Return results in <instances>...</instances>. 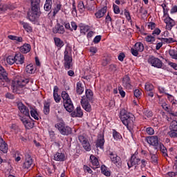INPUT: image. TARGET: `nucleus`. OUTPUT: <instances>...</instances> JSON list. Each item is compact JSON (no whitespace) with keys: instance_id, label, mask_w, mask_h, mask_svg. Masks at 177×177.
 <instances>
[{"instance_id":"31","label":"nucleus","mask_w":177,"mask_h":177,"mask_svg":"<svg viewBox=\"0 0 177 177\" xmlns=\"http://www.w3.org/2000/svg\"><path fill=\"white\" fill-rule=\"evenodd\" d=\"M54 42L57 48H63L64 46V42L59 37H54Z\"/></svg>"},{"instance_id":"5","label":"nucleus","mask_w":177,"mask_h":177,"mask_svg":"<svg viewBox=\"0 0 177 177\" xmlns=\"http://www.w3.org/2000/svg\"><path fill=\"white\" fill-rule=\"evenodd\" d=\"M29 82H30V80L26 77H19L18 80L16 81L15 85L14 86L13 91H15V92H17V93H19L17 91H19V89H21V88H24V86H26V84H28Z\"/></svg>"},{"instance_id":"60","label":"nucleus","mask_w":177,"mask_h":177,"mask_svg":"<svg viewBox=\"0 0 177 177\" xmlns=\"http://www.w3.org/2000/svg\"><path fill=\"white\" fill-rule=\"evenodd\" d=\"M125 57V53H120L118 56V59L120 62H124V58Z\"/></svg>"},{"instance_id":"13","label":"nucleus","mask_w":177,"mask_h":177,"mask_svg":"<svg viewBox=\"0 0 177 177\" xmlns=\"http://www.w3.org/2000/svg\"><path fill=\"white\" fill-rule=\"evenodd\" d=\"M33 162H34V160H32V158H31V156L28 154L26 155L25 161L23 164L24 169H30Z\"/></svg>"},{"instance_id":"29","label":"nucleus","mask_w":177,"mask_h":177,"mask_svg":"<svg viewBox=\"0 0 177 177\" xmlns=\"http://www.w3.org/2000/svg\"><path fill=\"white\" fill-rule=\"evenodd\" d=\"M53 32H54V34H63L65 32L64 26L62 25H57V27L53 29Z\"/></svg>"},{"instance_id":"24","label":"nucleus","mask_w":177,"mask_h":177,"mask_svg":"<svg viewBox=\"0 0 177 177\" xmlns=\"http://www.w3.org/2000/svg\"><path fill=\"white\" fill-rule=\"evenodd\" d=\"M84 91H85V88H84V86L82 85V82H78L76 84V93L77 95H82L84 93Z\"/></svg>"},{"instance_id":"35","label":"nucleus","mask_w":177,"mask_h":177,"mask_svg":"<svg viewBox=\"0 0 177 177\" xmlns=\"http://www.w3.org/2000/svg\"><path fill=\"white\" fill-rule=\"evenodd\" d=\"M158 39L161 40L163 44H174L175 42V39L172 37H169V38H158Z\"/></svg>"},{"instance_id":"17","label":"nucleus","mask_w":177,"mask_h":177,"mask_svg":"<svg viewBox=\"0 0 177 177\" xmlns=\"http://www.w3.org/2000/svg\"><path fill=\"white\" fill-rule=\"evenodd\" d=\"M28 107L30 109L29 111H30L31 117H32V118H34V120H39V115H38V109H37V108L35 106H31V105H29Z\"/></svg>"},{"instance_id":"56","label":"nucleus","mask_w":177,"mask_h":177,"mask_svg":"<svg viewBox=\"0 0 177 177\" xmlns=\"http://www.w3.org/2000/svg\"><path fill=\"white\" fill-rule=\"evenodd\" d=\"M146 132L148 135H154V129L153 127H148L146 129Z\"/></svg>"},{"instance_id":"25","label":"nucleus","mask_w":177,"mask_h":177,"mask_svg":"<svg viewBox=\"0 0 177 177\" xmlns=\"http://www.w3.org/2000/svg\"><path fill=\"white\" fill-rule=\"evenodd\" d=\"M106 12H107L106 6L101 8L97 12H95V17H97V19H102V17H103V16H104L106 14Z\"/></svg>"},{"instance_id":"63","label":"nucleus","mask_w":177,"mask_h":177,"mask_svg":"<svg viewBox=\"0 0 177 177\" xmlns=\"http://www.w3.org/2000/svg\"><path fill=\"white\" fill-rule=\"evenodd\" d=\"M19 117H20V120L23 122V124H24L25 125H28V124H30L28 122V120H27V119H26V118L21 117V115H19Z\"/></svg>"},{"instance_id":"15","label":"nucleus","mask_w":177,"mask_h":177,"mask_svg":"<svg viewBox=\"0 0 177 177\" xmlns=\"http://www.w3.org/2000/svg\"><path fill=\"white\" fill-rule=\"evenodd\" d=\"M164 23L166 24V29L171 31L172 30V27L175 26V21L171 18V17L168 16L164 19Z\"/></svg>"},{"instance_id":"20","label":"nucleus","mask_w":177,"mask_h":177,"mask_svg":"<svg viewBox=\"0 0 177 177\" xmlns=\"http://www.w3.org/2000/svg\"><path fill=\"white\" fill-rule=\"evenodd\" d=\"M95 146L97 148L100 149H104V136L100 135L98 139L97 140Z\"/></svg>"},{"instance_id":"6","label":"nucleus","mask_w":177,"mask_h":177,"mask_svg":"<svg viewBox=\"0 0 177 177\" xmlns=\"http://www.w3.org/2000/svg\"><path fill=\"white\" fill-rule=\"evenodd\" d=\"M109 157L112 164L116 165L118 168H121L122 166V161L121 160V158L118 156L115 152L109 151Z\"/></svg>"},{"instance_id":"59","label":"nucleus","mask_w":177,"mask_h":177,"mask_svg":"<svg viewBox=\"0 0 177 177\" xmlns=\"http://www.w3.org/2000/svg\"><path fill=\"white\" fill-rule=\"evenodd\" d=\"M147 28L150 30H154L156 28V23L154 22H149L147 24Z\"/></svg>"},{"instance_id":"36","label":"nucleus","mask_w":177,"mask_h":177,"mask_svg":"<svg viewBox=\"0 0 177 177\" xmlns=\"http://www.w3.org/2000/svg\"><path fill=\"white\" fill-rule=\"evenodd\" d=\"M134 48L139 52H143L145 50V46L141 42L136 43Z\"/></svg>"},{"instance_id":"7","label":"nucleus","mask_w":177,"mask_h":177,"mask_svg":"<svg viewBox=\"0 0 177 177\" xmlns=\"http://www.w3.org/2000/svg\"><path fill=\"white\" fill-rule=\"evenodd\" d=\"M147 62L152 67H156V68H162V61L153 55H149Z\"/></svg>"},{"instance_id":"58","label":"nucleus","mask_w":177,"mask_h":177,"mask_svg":"<svg viewBox=\"0 0 177 177\" xmlns=\"http://www.w3.org/2000/svg\"><path fill=\"white\" fill-rule=\"evenodd\" d=\"M160 34H161V30L158 28H156L152 32V35L153 37H156V35H160Z\"/></svg>"},{"instance_id":"45","label":"nucleus","mask_w":177,"mask_h":177,"mask_svg":"<svg viewBox=\"0 0 177 177\" xmlns=\"http://www.w3.org/2000/svg\"><path fill=\"white\" fill-rule=\"evenodd\" d=\"M145 41L147 42H154L156 41V37L149 35H147L145 38Z\"/></svg>"},{"instance_id":"19","label":"nucleus","mask_w":177,"mask_h":177,"mask_svg":"<svg viewBox=\"0 0 177 177\" xmlns=\"http://www.w3.org/2000/svg\"><path fill=\"white\" fill-rule=\"evenodd\" d=\"M71 115L73 118L77 117L79 118H82V117H84V112L82 111L81 106H77L76 109L72 112Z\"/></svg>"},{"instance_id":"3","label":"nucleus","mask_w":177,"mask_h":177,"mask_svg":"<svg viewBox=\"0 0 177 177\" xmlns=\"http://www.w3.org/2000/svg\"><path fill=\"white\" fill-rule=\"evenodd\" d=\"M61 96L63 99V104L64 109L68 113H73L74 110V104H73V101H71V98L67 92L62 91Z\"/></svg>"},{"instance_id":"46","label":"nucleus","mask_w":177,"mask_h":177,"mask_svg":"<svg viewBox=\"0 0 177 177\" xmlns=\"http://www.w3.org/2000/svg\"><path fill=\"white\" fill-rule=\"evenodd\" d=\"M124 16L128 21H132V18L131 17V13L127 10H124Z\"/></svg>"},{"instance_id":"53","label":"nucleus","mask_w":177,"mask_h":177,"mask_svg":"<svg viewBox=\"0 0 177 177\" xmlns=\"http://www.w3.org/2000/svg\"><path fill=\"white\" fill-rule=\"evenodd\" d=\"M10 6L8 4H3L2 7H0V13L1 12H5L6 10H8V9H10Z\"/></svg>"},{"instance_id":"62","label":"nucleus","mask_w":177,"mask_h":177,"mask_svg":"<svg viewBox=\"0 0 177 177\" xmlns=\"http://www.w3.org/2000/svg\"><path fill=\"white\" fill-rule=\"evenodd\" d=\"M118 91L121 97H124L125 96V91H124L121 86H118Z\"/></svg>"},{"instance_id":"39","label":"nucleus","mask_w":177,"mask_h":177,"mask_svg":"<svg viewBox=\"0 0 177 177\" xmlns=\"http://www.w3.org/2000/svg\"><path fill=\"white\" fill-rule=\"evenodd\" d=\"M101 171H102V173L104 175H105V176H110L111 175L110 171H109L107 167H106L104 165L101 166Z\"/></svg>"},{"instance_id":"1","label":"nucleus","mask_w":177,"mask_h":177,"mask_svg":"<svg viewBox=\"0 0 177 177\" xmlns=\"http://www.w3.org/2000/svg\"><path fill=\"white\" fill-rule=\"evenodd\" d=\"M31 9L27 13L30 21H37L41 16V0H30Z\"/></svg>"},{"instance_id":"12","label":"nucleus","mask_w":177,"mask_h":177,"mask_svg":"<svg viewBox=\"0 0 177 177\" xmlns=\"http://www.w3.org/2000/svg\"><path fill=\"white\" fill-rule=\"evenodd\" d=\"M79 140L80 143H82V147H84V150H86V151H91V144L85 137L82 136H79Z\"/></svg>"},{"instance_id":"8","label":"nucleus","mask_w":177,"mask_h":177,"mask_svg":"<svg viewBox=\"0 0 177 177\" xmlns=\"http://www.w3.org/2000/svg\"><path fill=\"white\" fill-rule=\"evenodd\" d=\"M64 67L66 70H70L73 67V57L68 55V50H67L64 51Z\"/></svg>"},{"instance_id":"43","label":"nucleus","mask_w":177,"mask_h":177,"mask_svg":"<svg viewBox=\"0 0 177 177\" xmlns=\"http://www.w3.org/2000/svg\"><path fill=\"white\" fill-rule=\"evenodd\" d=\"M169 54L172 59H176V60H177V50L171 49L169 50Z\"/></svg>"},{"instance_id":"28","label":"nucleus","mask_w":177,"mask_h":177,"mask_svg":"<svg viewBox=\"0 0 177 177\" xmlns=\"http://www.w3.org/2000/svg\"><path fill=\"white\" fill-rule=\"evenodd\" d=\"M90 160L93 167H95V168H99V160H97V158H96V156H95L94 155H91Z\"/></svg>"},{"instance_id":"47","label":"nucleus","mask_w":177,"mask_h":177,"mask_svg":"<svg viewBox=\"0 0 177 177\" xmlns=\"http://www.w3.org/2000/svg\"><path fill=\"white\" fill-rule=\"evenodd\" d=\"M134 96L137 97V99H140V96H142V91L139 89H136L134 91Z\"/></svg>"},{"instance_id":"26","label":"nucleus","mask_w":177,"mask_h":177,"mask_svg":"<svg viewBox=\"0 0 177 177\" xmlns=\"http://www.w3.org/2000/svg\"><path fill=\"white\" fill-rule=\"evenodd\" d=\"M31 50V45L29 44H25L20 47L21 53H28Z\"/></svg>"},{"instance_id":"10","label":"nucleus","mask_w":177,"mask_h":177,"mask_svg":"<svg viewBox=\"0 0 177 177\" xmlns=\"http://www.w3.org/2000/svg\"><path fill=\"white\" fill-rule=\"evenodd\" d=\"M17 106L21 114H23V115H25V117L30 118V109H28V108L26 106L23 102H17Z\"/></svg>"},{"instance_id":"21","label":"nucleus","mask_w":177,"mask_h":177,"mask_svg":"<svg viewBox=\"0 0 177 177\" xmlns=\"http://www.w3.org/2000/svg\"><path fill=\"white\" fill-rule=\"evenodd\" d=\"M0 151L4 153H8V144L2 138H0Z\"/></svg>"},{"instance_id":"42","label":"nucleus","mask_w":177,"mask_h":177,"mask_svg":"<svg viewBox=\"0 0 177 177\" xmlns=\"http://www.w3.org/2000/svg\"><path fill=\"white\" fill-rule=\"evenodd\" d=\"M113 136L115 140H119V139H121L122 136H121V134L116 131L115 129H113Z\"/></svg>"},{"instance_id":"55","label":"nucleus","mask_w":177,"mask_h":177,"mask_svg":"<svg viewBox=\"0 0 177 177\" xmlns=\"http://www.w3.org/2000/svg\"><path fill=\"white\" fill-rule=\"evenodd\" d=\"M26 71L29 74H32V73H34V68L31 66V65H28L26 66Z\"/></svg>"},{"instance_id":"30","label":"nucleus","mask_w":177,"mask_h":177,"mask_svg":"<svg viewBox=\"0 0 177 177\" xmlns=\"http://www.w3.org/2000/svg\"><path fill=\"white\" fill-rule=\"evenodd\" d=\"M21 26H23L24 30L27 31V32H32V28L31 26H30V24L24 21L20 22Z\"/></svg>"},{"instance_id":"22","label":"nucleus","mask_w":177,"mask_h":177,"mask_svg":"<svg viewBox=\"0 0 177 177\" xmlns=\"http://www.w3.org/2000/svg\"><path fill=\"white\" fill-rule=\"evenodd\" d=\"M16 64H24V55L21 53H17L15 55Z\"/></svg>"},{"instance_id":"54","label":"nucleus","mask_w":177,"mask_h":177,"mask_svg":"<svg viewBox=\"0 0 177 177\" xmlns=\"http://www.w3.org/2000/svg\"><path fill=\"white\" fill-rule=\"evenodd\" d=\"M159 149H160V151H162V153H167L168 152V151L167 150V148L162 143H160Z\"/></svg>"},{"instance_id":"37","label":"nucleus","mask_w":177,"mask_h":177,"mask_svg":"<svg viewBox=\"0 0 177 177\" xmlns=\"http://www.w3.org/2000/svg\"><path fill=\"white\" fill-rule=\"evenodd\" d=\"M145 88L146 92H151L154 91V86L151 83L147 82L145 83Z\"/></svg>"},{"instance_id":"41","label":"nucleus","mask_w":177,"mask_h":177,"mask_svg":"<svg viewBox=\"0 0 177 177\" xmlns=\"http://www.w3.org/2000/svg\"><path fill=\"white\" fill-rule=\"evenodd\" d=\"M169 129L170 131H176V132H177V121L176 120H173L172 122H171Z\"/></svg>"},{"instance_id":"57","label":"nucleus","mask_w":177,"mask_h":177,"mask_svg":"<svg viewBox=\"0 0 177 177\" xmlns=\"http://www.w3.org/2000/svg\"><path fill=\"white\" fill-rule=\"evenodd\" d=\"M131 53L133 55V56H138L139 55V51L135 48V47L133 48H131Z\"/></svg>"},{"instance_id":"14","label":"nucleus","mask_w":177,"mask_h":177,"mask_svg":"<svg viewBox=\"0 0 177 177\" xmlns=\"http://www.w3.org/2000/svg\"><path fill=\"white\" fill-rule=\"evenodd\" d=\"M147 142L151 146H154L156 149L160 146V143L158 142V137L157 136H152L147 137Z\"/></svg>"},{"instance_id":"34","label":"nucleus","mask_w":177,"mask_h":177,"mask_svg":"<svg viewBox=\"0 0 177 177\" xmlns=\"http://www.w3.org/2000/svg\"><path fill=\"white\" fill-rule=\"evenodd\" d=\"M86 100H92L93 99V92H92V90L91 89H86Z\"/></svg>"},{"instance_id":"27","label":"nucleus","mask_w":177,"mask_h":177,"mask_svg":"<svg viewBox=\"0 0 177 177\" xmlns=\"http://www.w3.org/2000/svg\"><path fill=\"white\" fill-rule=\"evenodd\" d=\"M50 113V102L45 101L44 102V113L45 115H48Z\"/></svg>"},{"instance_id":"50","label":"nucleus","mask_w":177,"mask_h":177,"mask_svg":"<svg viewBox=\"0 0 177 177\" xmlns=\"http://www.w3.org/2000/svg\"><path fill=\"white\" fill-rule=\"evenodd\" d=\"M144 115L145 117H147V118H150V117H153V112L151 111L145 110Z\"/></svg>"},{"instance_id":"4","label":"nucleus","mask_w":177,"mask_h":177,"mask_svg":"<svg viewBox=\"0 0 177 177\" xmlns=\"http://www.w3.org/2000/svg\"><path fill=\"white\" fill-rule=\"evenodd\" d=\"M55 128H56V129L59 131V133L64 136H68V135H71V133H73V129L71 127L66 125L64 122H59L55 124Z\"/></svg>"},{"instance_id":"32","label":"nucleus","mask_w":177,"mask_h":177,"mask_svg":"<svg viewBox=\"0 0 177 177\" xmlns=\"http://www.w3.org/2000/svg\"><path fill=\"white\" fill-rule=\"evenodd\" d=\"M62 3H58L55 5V6L54 7V10H53V17H55V16H56V15H57V13H59V10H62Z\"/></svg>"},{"instance_id":"64","label":"nucleus","mask_w":177,"mask_h":177,"mask_svg":"<svg viewBox=\"0 0 177 177\" xmlns=\"http://www.w3.org/2000/svg\"><path fill=\"white\" fill-rule=\"evenodd\" d=\"M167 177H176L177 174L174 171H169L167 173Z\"/></svg>"},{"instance_id":"52","label":"nucleus","mask_w":177,"mask_h":177,"mask_svg":"<svg viewBox=\"0 0 177 177\" xmlns=\"http://www.w3.org/2000/svg\"><path fill=\"white\" fill-rule=\"evenodd\" d=\"M54 100L56 103H60V100H62V97L59 95L58 93L53 94Z\"/></svg>"},{"instance_id":"2","label":"nucleus","mask_w":177,"mask_h":177,"mask_svg":"<svg viewBox=\"0 0 177 177\" xmlns=\"http://www.w3.org/2000/svg\"><path fill=\"white\" fill-rule=\"evenodd\" d=\"M122 124L127 127V128H132L133 127V122H135V115L131 113H128L127 110H120L119 115Z\"/></svg>"},{"instance_id":"38","label":"nucleus","mask_w":177,"mask_h":177,"mask_svg":"<svg viewBox=\"0 0 177 177\" xmlns=\"http://www.w3.org/2000/svg\"><path fill=\"white\" fill-rule=\"evenodd\" d=\"M8 38L9 39H11V41H17V42H21L23 41V37H17L15 35H8Z\"/></svg>"},{"instance_id":"49","label":"nucleus","mask_w":177,"mask_h":177,"mask_svg":"<svg viewBox=\"0 0 177 177\" xmlns=\"http://www.w3.org/2000/svg\"><path fill=\"white\" fill-rule=\"evenodd\" d=\"M151 161L153 164H158V157H157V155H152L151 157Z\"/></svg>"},{"instance_id":"9","label":"nucleus","mask_w":177,"mask_h":177,"mask_svg":"<svg viewBox=\"0 0 177 177\" xmlns=\"http://www.w3.org/2000/svg\"><path fill=\"white\" fill-rule=\"evenodd\" d=\"M9 82L8 73L5 68L0 64V86H6V83Z\"/></svg>"},{"instance_id":"23","label":"nucleus","mask_w":177,"mask_h":177,"mask_svg":"<svg viewBox=\"0 0 177 177\" xmlns=\"http://www.w3.org/2000/svg\"><path fill=\"white\" fill-rule=\"evenodd\" d=\"M54 160L55 161H64L66 160V155L62 152H57L54 155Z\"/></svg>"},{"instance_id":"18","label":"nucleus","mask_w":177,"mask_h":177,"mask_svg":"<svg viewBox=\"0 0 177 177\" xmlns=\"http://www.w3.org/2000/svg\"><path fill=\"white\" fill-rule=\"evenodd\" d=\"M122 85L126 89H131L132 84H131V78L128 75L124 76L122 79Z\"/></svg>"},{"instance_id":"48","label":"nucleus","mask_w":177,"mask_h":177,"mask_svg":"<svg viewBox=\"0 0 177 177\" xmlns=\"http://www.w3.org/2000/svg\"><path fill=\"white\" fill-rule=\"evenodd\" d=\"M113 7L115 15H119V13L121 12V10H120V7L116 4H113Z\"/></svg>"},{"instance_id":"16","label":"nucleus","mask_w":177,"mask_h":177,"mask_svg":"<svg viewBox=\"0 0 177 177\" xmlns=\"http://www.w3.org/2000/svg\"><path fill=\"white\" fill-rule=\"evenodd\" d=\"M140 164V158H136V155L131 156L130 161L127 162L129 169L132 168L133 165H139Z\"/></svg>"},{"instance_id":"11","label":"nucleus","mask_w":177,"mask_h":177,"mask_svg":"<svg viewBox=\"0 0 177 177\" xmlns=\"http://www.w3.org/2000/svg\"><path fill=\"white\" fill-rule=\"evenodd\" d=\"M80 103L82 107H83L85 111H86L87 113H91L92 111V106L91 105L88 100H86V97L85 96L82 97Z\"/></svg>"},{"instance_id":"33","label":"nucleus","mask_w":177,"mask_h":177,"mask_svg":"<svg viewBox=\"0 0 177 177\" xmlns=\"http://www.w3.org/2000/svg\"><path fill=\"white\" fill-rule=\"evenodd\" d=\"M52 0H46L45 4H44V10L46 12H49L50 9H52Z\"/></svg>"},{"instance_id":"44","label":"nucleus","mask_w":177,"mask_h":177,"mask_svg":"<svg viewBox=\"0 0 177 177\" xmlns=\"http://www.w3.org/2000/svg\"><path fill=\"white\" fill-rule=\"evenodd\" d=\"M85 5H84V1H80L78 2L77 8L80 10V12H84L85 10Z\"/></svg>"},{"instance_id":"61","label":"nucleus","mask_w":177,"mask_h":177,"mask_svg":"<svg viewBox=\"0 0 177 177\" xmlns=\"http://www.w3.org/2000/svg\"><path fill=\"white\" fill-rule=\"evenodd\" d=\"M102 39V36L101 35H97L96 36L94 39H93V43L94 44H99Z\"/></svg>"},{"instance_id":"51","label":"nucleus","mask_w":177,"mask_h":177,"mask_svg":"<svg viewBox=\"0 0 177 177\" xmlns=\"http://www.w3.org/2000/svg\"><path fill=\"white\" fill-rule=\"evenodd\" d=\"M168 135L170 136V138H177V131L175 130H171Z\"/></svg>"},{"instance_id":"40","label":"nucleus","mask_w":177,"mask_h":177,"mask_svg":"<svg viewBox=\"0 0 177 177\" xmlns=\"http://www.w3.org/2000/svg\"><path fill=\"white\" fill-rule=\"evenodd\" d=\"M7 63L8 64H10V66H12V64H15V63H16V59H15V57L13 55H9L7 59Z\"/></svg>"}]
</instances>
